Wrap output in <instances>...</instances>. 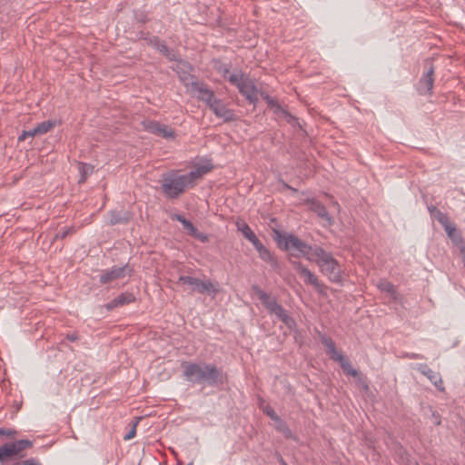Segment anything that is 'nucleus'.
I'll return each instance as SVG.
<instances>
[{
    "label": "nucleus",
    "instance_id": "obj_1",
    "mask_svg": "<svg viewBox=\"0 0 465 465\" xmlns=\"http://www.w3.org/2000/svg\"><path fill=\"white\" fill-rule=\"evenodd\" d=\"M211 169L212 166L206 164L200 165L185 174H181L179 171H171L163 174L161 181L163 193L169 199L178 198L187 189L193 187L195 181Z\"/></svg>",
    "mask_w": 465,
    "mask_h": 465
},
{
    "label": "nucleus",
    "instance_id": "obj_2",
    "mask_svg": "<svg viewBox=\"0 0 465 465\" xmlns=\"http://www.w3.org/2000/svg\"><path fill=\"white\" fill-rule=\"evenodd\" d=\"M183 376L192 384L219 386L223 383L222 369L214 364L183 361L182 363Z\"/></svg>",
    "mask_w": 465,
    "mask_h": 465
},
{
    "label": "nucleus",
    "instance_id": "obj_3",
    "mask_svg": "<svg viewBox=\"0 0 465 465\" xmlns=\"http://www.w3.org/2000/svg\"><path fill=\"white\" fill-rule=\"evenodd\" d=\"M310 262H315L320 272L330 282L338 283L342 281V270L339 261L320 245L318 248H313L312 259Z\"/></svg>",
    "mask_w": 465,
    "mask_h": 465
},
{
    "label": "nucleus",
    "instance_id": "obj_4",
    "mask_svg": "<svg viewBox=\"0 0 465 465\" xmlns=\"http://www.w3.org/2000/svg\"><path fill=\"white\" fill-rule=\"evenodd\" d=\"M274 240L278 246L284 251L294 250L298 252L297 257H303L307 261L312 259L313 248H318L319 245H311L301 240L298 236L292 233H282L275 232Z\"/></svg>",
    "mask_w": 465,
    "mask_h": 465
},
{
    "label": "nucleus",
    "instance_id": "obj_5",
    "mask_svg": "<svg viewBox=\"0 0 465 465\" xmlns=\"http://www.w3.org/2000/svg\"><path fill=\"white\" fill-rule=\"evenodd\" d=\"M229 83L237 87L239 93L246 98L251 104H255L258 100V89L254 81L242 71L233 72L229 76Z\"/></svg>",
    "mask_w": 465,
    "mask_h": 465
},
{
    "label": "nucleus",
    "instance_id": "obj_6",
    "mask_svg": "<svg viewBox=\"0 0 465 465\" xmlns=\"http://www.w3.org/2000/svg\"><path fill=\"white\" fill-rule=\"evenodd\" d=\"M33 446V441L29 440H18L7 442L0 446V464L13 465L16 460L23 458V450Z\"/></svg>",
    "mask_w": 465,
    "mask_h": 465
},
{
    "label": "nucleus",
    "instance_id": "obj_7",
    "mask_svg": "<svg viewBox=\"0 0 465 465\" xmlns=\"http://www.w3.org/2000/svg\"><path fill=\"white\" fill-rule=\"evenodd\" d=\"M133 268L127 263L123 266H113L110 269L104 270L100 274V282L102 284L110 283L114 281L123 279L126 276H131Z\"/></svg>",
    "mask_w": 465,
    "mask_h": 465
},
{
    "label": "nucleus",
    "instance_id": "obj_8",
    "mask_svg": "<svg viewBox=\"0 0 465 465\" xmlns=\"http://www.w3.org/2000/svg\"><path fill=\"white\" fill-rule=\"evenodd\" d=\"M178 282L183 284H188L193 292L198 293H215L217 291L210 281H202L191 276H180Z\"/></svg>",
    "mask_w": 465,
    "mask_h": 465
},
{
    "label": "nucleus",
    "instance_id": "obj_9",
    "mask_svg": "<svg viewBox=\"0 0 465 465\" xmlns=\"http://www.w3.org/2000/svg\"><path fill=\"white\" fill-rule=\"evenodd\" d=\"M186 85L190 86L191 92L193 93L201 101L204 102L209 107L217 100V98L214 97L213 92L203 83L192 81L190 83H186Z\"/></svg>",
    "mask_w": 465,
    "mask_h": 465
},
{
    "label": "nucleus",
    "instance_id": "obj_10",
    "mask_svg": "<svg viewBox=\"0 0 465 465\" xmlns=\"http://www.w3.org/2000/svg\"><path fill=\"white\" fill-rule=\"evenodd\" d=\"M143 125L145 131L161 136L165 139H173L174 132L168 125L161 124L160 122L153 120H144L143 121Z\"/></svg>",
    "mask_w": 465,
    "mask_h": 465
},
{
    "label": "nucleus",
    "instance_id": "obj_11",
    "mask_svg": "<svg viewBox=\"0 0 465 465\" xmlns=\"http://www.w3.org/2000/svg\"><path fill=\"white\" fill-rule=\"evenodd\" d=\"M292 268L297 272V273L304 278L305 283L311 284L315 288L321 287L320 281L318 277L312 273L302 262L300 261H290Z\"/></svg>",
    "mask_w": 465,
    "mask_h": 465
},
{
    "label": "nucleus",
    "instance_id": "obj_12",
    "mask_svg": "<svg viewBox=\"0 0 465 465\" xmlns=\"http://www.w3.org/2000/svg\"><path fill=\"white\" fill-rule=\"evenodd\" d=\"M253 247L259 253V257L265 262H267L272 270L280 271L281 270V264L278 262L277 258L274 256L273 253L270 252L269 249H267L261 241L256 242Z\"/></svg>",
    "mask_w": 465,
    "mask_h": 465
},
{
    "label": "nucleus",
    "instance_id": "obj_13",
    "mask_svg": "<svg viewBox=\"0 0 465 465\" xmlns=\"http://www.w3.org/2000/svg\"><path fill=\"white\" fill-rule=\"evenodd\" d=\"M252 291L262 302V305L265 307V309L268 311L270 314L279 306L276 298L265 292L258 285H253L252 287Z\"/></svg>",
    "mask_w": 465,
    "mask_h": 465
},
{
    "label": "nucleus",
    "instance_id": "obj_14",
    "mask_svg": "<svg viewBox=\"0 0 465 465\" xmlns=\"http://www.w3.org/2000/svg\"><path fill=\"white\" fill-rule=\"evenodd\" d=\"M416 369L440 391H444L443 381L439 372L432 371L427 364L420 363L416 365Z\"/></svg>",
    "mask_w": 465,
    "mask_h": 465
},
{
    "label": "nucleus",
    "instance_id": "obj_15",
    "mask_svg": "<svg viewBox=\"0 0 465 465\" xmlns=\"http://www.w3.org/2000/svg\"><path fill=\"white\" fill-rule=\"evenodd\" d=\"M434 68L430 65L426 73L420 78L418 84V92L420 94H430L433 88L434 78H433Z\"/></svg>",
    "mask_w": 465,
    "mask_h": 465
},
{
    "label": "nucleus",
    "instance_id": "obj_16",
    "mask_svg": "<svg viewBox=\"0 0 465 465\" xmlns=\"http://www.w3.org/2000/svg\"><path fill=\"white\" fill-rule=\"evenodd\" d=\"M210 109L217 117L223 118L225 122H230L234 119L233 111L227 108L220 99H217L215 102H213V104H211Z\"/></svg>",
    "mask_w": 465,
    "mask_h": 465
},
{
    "label": "nucleus",
    "instance_id": "obj_17",
    "mask_svg": "<svg viewBox=\"0 0 465 465\" xmlns=\"http://www.w3.org/2000/svg\"><path fill=\"white\" fill-rule=\"evenodd\" d=\"M265 101L267 102L268 105L273 109V113L281 118L285 119L288 123L292 124L296 121V119L285 109H283L276 101H274L272 97L269 95L264 96Z\"/></svg>",
    "mask_w": 465,
    "mask_h": 465
},
{
    "label": "nucleus",
    "instance_id": "obj_18",
    "mask_svg": "<svg viewBox=\"0 0 465 465\" xmlns=\"http://www.w3.org/2000/svg\"><path fill=\"white\" fill-rule=\"evenodd\" d=\"M310 209L315 213L320 218L323 219L327 225L331 226L333 224V219L327 212L325 206L319 201L312 200L310 203Z\"/></svg>",
    "mask_w": 465,
    "mask_h": 465
},
{
    "label": "nucleus",
    "instance_id": "obj_19",
    "mask_svg": "<svg viewBox=\"0 0 465 465\" xmlns=\"http://www.w3.org/2000/svg\"><path fill=\"white\" fill-rule=\"evenodd\" d=\"M135 301V297L131 292H124L119 294L116 298L108 302L105 307L108 311H111L116 307L129 304Z\"/></svg>",
    "mask_w": 465,
    "mask_h": 465
},
{
    "label": "nucleus",
    "instance_id": "obj_20",
    "mask_svg": "<svg viewBox=\"0 0 465 465\" xmlns=\"http://www.w3.org/2000/svg\"><path fill=\"white\" fill-rule=\"evenodd\" d=\"M442 227L455 246L460 247L461 244L465 243L461 233L457 230L456 226L450 221Z\"/></svg>",
    "mask_w": 465,
    "mask_h": 465
},
{
    "label": "nucleus",
    "instance_id": "obj_21",
    "mask_svg": "<svg viewBox=\"0 0 465 465\" xmlns=\"http://www.w3.org/2000/svg\"><path fill=\"white\" fill-rule=\"evenodd\" d=\"M271 314L275 315L276 318L283 322L290 330L295 327V321L288 314L281 304H279V306Z\"/></svg>",
    "mask_w": 465,
    "mask_h": 465
},
{
    "label": "nucleus",
    "instance_id": "obj_22",
    "mask_svg": "<svg viewBox=\"0 0 465 465\" xmlns=\"http://www.w3.org/2000/svg\"><path fill=\"white\" fill-rule=\"evenodd\" d=\"M335 361L339 362L341 368L347 375L356 377L359 374L358 371L352 367L350 361L343 354L338 355Z\"/></svg>",
    "mask_w": 465,
    "mask_h": 465
},
{
    "label": "nucleus",
    "instance_id": "obj_23",
    "mask_svg": "<svg viewBox=\"0 0 465 465\" xmlns=\"http://www.w3.org/2000/svg\"><path fill=\"white\" fill-rule=\"evenodd\" d=\"M321 341L327 348V352L332 360H336L338 355L342 354L341 351L336 350L335 343L330 337L322 335Z\"/></svg>",
    "mask_w": 465,
    "mask_h": 465
},
{
    "label": "nucleus",
    "instance_id": "obj_24",
    "mask_svg": "<svg viewBox=\"0 0 465 465\" xmlns=\"http://www.w3.org/2000/svg\"><path fill=\"white\" fill-rule=\"evenodd\" d=\"M238 231H240L242 235L249 240L252 245L256 242H260L258 237L255 235L253 231L250 228V226L245 223H237Z\"/></svg>",
    "mask_w": 465,
    "mask_h": 465
},
{
    "label": "nucleus",
    "instance_id": "obj_25",
    "mask_svg": "<svg viewBox=\"0 0 465 465\" xmlns=\"http://www.w3.org/2000/svg\"><path fill=\"white\" fill-rule=\"evenodd\" d=\"M377 287L379 288V290L381 292L388 293L390 295L391 299H392V300L397 299V292H396L395 286L392 283H391L390 282H388L386 280H381L377 284Z\"/></svg>",
    "mask_w": 465,
    "mask_h": 465
},
{
    "label": "nucleus",
    "instance_id": "obj_26",
    "mask_svg": "<svg viewBox=\"0 0 465 465\" xmlns=\"http://www.w3.org/2000/svg\"><path fill=\"white\" fill-rule=\"evenodd\" d=\"M149 43L163 54L173 59L172 52L169 50L167 45L163 42H162L157 36L150 38Z\"/></svg>",
    "mask_w": 465,
    "mask_h": 465
},
{
    "label": "nucleus",
    "instance_id": "obj_27",
    "mask_svg": "<svg viewBox=\"0 0 465 465\" xmlns=\"http://www.w3.org/2000/svg\"><path fill=\"white\" fill-rule=\"evenodd\" d=\"M78 171L80 173L79 183H84L88 176H90L94 172V166L88 163H80Z\"/></svg>",
    "mask_w": 465,
    "mask_h": 465
},
{
    "label": "nucleus",
    "instance_id": "obj_28",
    "mask_svg": "<svg viewBox=\"0 0 465 465\" xmlns=\"http://www.w3.org/2000/svg\"><path fill=\"white\" fill-rule=\"evenodd\" d=\"M174 219L180 222L183 227L184 230L187 231V232L192 236L193 233H195L196 227L185 217H183L181 214H175Z\"/></svg>",
    "mask_w": 465,
    "mask_h": 465
},
{
    "label": "nucleus",
    "instance_id": "obj_29",
    "mask_svg": "<svg viewBox=\"0 0 465 465\" xmlns=\"http://www.w3.org/2000/svg\"><path fill=\"white\" fill-rule=\"evenodd\" d=\"M56 121H44L35 126L36 133H38V135L45 134L47 132H49L52 128H54L56 125Z\"/></svg>",
    "mask_w": 465,
    "mask_h": 465
},
{
    "label": "nucleus",
    "instance_id": "obj_30",
    "mask_svg": "<svg viewBox=\"0 0 465 465\" xmlns=\"http://www.w3.org/2000/svg\"><path fill=\"white\" fill-rule=\"evenodd\" d=\"M215 70L228 82L229 76L233 74L230 72L229 64L221 62H215Z\"/></svg>",
    "mask_w": 465,
    "mask_h": 465
},
{
    "label": "nucleus",
    "instance_id": "obj_31",
    "mask_svg": "<svg viewBox=\"0 0 465 465\" xmlns=\"http://www.w3.org/2000/svg\"><path fill=\"white\" fill-rule=\"evenodd\" d=\"M431 217L435 220H437L442 226L445 225L450 222L449 217L443 213L441 211L437 210Z\"/></svg>",
    "mask_w": 465,
    "mask_h": 465
},
{
    "label": "nucleus",
    "instance_id": "obj_32",
    "mask_svg": "<svg viewBox=\"0 0 465 465\" xmlns=\"http://www.w3.org/2000/svg\"><path fill=\"white\" fill-rule=\"evenodd\" d=\"M38 135V133H36L35 127L23 131L22 134L18 136L19 141H25L27 137H34Z\"/></svg>",
    "mask_w": 465,
    "mask_h": 465
},
{
    "label": "nucleus",
    "instance_id": "obj_33",
    "mask_svg": "<svg viewBox=\"0 0 465 465\" xmlns=\"http://www.w3.org/2000/svg\"><path fill=\"white\" fill-rule=\"evenodd\" d=\"M17 432L13 429L0 428V438L6 437L14 439L16 436Z\"/></svg>",
    "mask_w": 465,
    "mask_h": 465
},
{
    "label": "nucleus",
    "instance_id": "obj_34",
    "mask_svg": "<svg viewBox=\"0 0 465 465\" xmlns=\"http://www.w3.org/2000/svg\"><path fill=\"white\" fill-rule=\"evenodd\" d=\"M13 465H40V462L37 459L31 458L24 460H16Z\"/></svg>",
    "mask_w": 465,
    "mask_h": 465
},
{
    "label": "nucleus",
    "instance_id": "obj_35",
    "mask_svg": "<svg viewBox=\"0 0 465 465\" xmlns=\"http://www.w3.org/2000/svg\"><path fill=\"white\" fill-rule=\"evenodd\" d=\"M124 222V219L121 217V215L115 212H111L110 213V223L111 224H117Z\"/></svg>",
    "mask_w": 465,
    "mask_h": 465
},
{
    "label": "nucleus",
    "instance_id": "obj_36",
    "mask_svg": "<svg viewBox=\"0 0 465 465\" xmlns=\"http://www.w3.org/2000/svg\"><path fill=\"white\" fill-rule=\"evenodd\" d=\"M74 232V227H68V228L64 229L63 231L59 232L56 234V238L64 239V238H65V237H67L69 234H72Z\"/></svg>",
    "mask_w": 465,
    "mask_h": 465
},
{
    "label": "nucleus",
    "instance_id": "obj_37",
    "mask_svg": "<svg viewBox=\"0 0 465 465\" xmlns=\"http://www.w3.org/2000/svg\"><path fill=\"white\" fill-rule=\"evenodd\" d=\"M264 413L269 416L272 420H278V415L276 414V412L274 411V410L270 407V406H266L263 410Z\"/></svg>",
    "mask_w": 465,
    "mask_h": 465
},
{
    "label": "nucleus",
    "instance_id": "obj_38",
    "mask_svg": "<svg viewBox=\"0 0 465 465\" xmlns=\"http://www.w3.org/2000/svg\"><path fill=\"white\" fill-rule=\"evenodd\" d=\"M192 236L201 241L202 242H206L208 241V236L203 232H200L197 229L195 233H193Z\"/></svg>",
    "mask_w": 465,
    "mask_h": 465
},
{
    "label": "nucleus",
    "instance_id": "obj_39",
    "mask_svg": "<svg viewBox=\"0 0 465 465\" xmlns=\"http://www.w3.org/2000/svg\"><path fill=\"white\" fill-rule=\"evenodd\" d=\"M275 422V428L277 430L282 431L287 424L280 418L278 417V420H273Z\"/></svg>",
    "mask_w": 465,
    "mask_h": 465
},
{
    "label": "nucleus",
    "instance_id": "obj_40",
    "mask_svg": "<svg viewBox=\"0 0 465 465\" xmlns=\"http://www.w3.org/2000/svg\"><path fill=\"white\" fill-rule=\"evenodd\" d=\"M135 434H136V423L134 424L131 430L124 437V439L125 440H129L133 439L135 436Z\"/></svg>",
    "mask_w": 465,
    "mask_h": 465
},
{
    "label": "nucleus",
    "instance_id": "obj_41",
    "mask_svg": "<svg viewBox=\"0 0 465 465\" xmlns=\"http://www.w3.org/2000/svg\"><path fill=\"white\" fill-rule=\"evenodd\" d=\"M459 250H460V252L462 256V262L465 266V243L464 244H461L460 247H458Z\"/></svg>",
    "mask_w": 465,
    "mask_h": 465
},
{
    "label": "nucleus",
    "instance_id": "obj_42",
    "mask_svg": "<svg viewBox=\"0 0 465 465\" xmlns=\"http://www.w3.org/2000/svg\"><path fill=\"white\" fill-rule=\"evenodd\" d=\"M286 438H291L292 437V431L291 430L289 429L288 426H286L282 431H281Z\"/></svg>",
    "mask_w": 465,
    "mask_h": 465
},
{
    "label": "nucleus",
    "instance_id": "obj_43",
    "mask_svg": "<svg viewBox=\"0 0 465 465\" xmlns=\"http://www.w3.org/2000/svg\"><path fill=\"white\" fill-rule=\"evenodd\" d=\"M136 20L140 23H145L147 21L146 15L144 14L136 15Z\"/></svg>",
    "mask_w": 465,
    "mask_h": 465
},
{
    "label": "nucleus",
    "instance_id": "obj_44",
    "mask_svg": "<svg viewBox=\"0 0 465 465\" xmlns=\"http://www.w3.org/2000/svg\"><path fill=\"white\" fill-rule=\"evenodd\" d=\"M407 356L411 359H423L424 358L422 355L417 354V353L407 354Z\"/></svg>",
    "mask_w": 465,
    "mask_h": 465
},
{
    "label": "nucleus",
    "instance_id": "obj_45",
    "mask_svg": "<svg viewBox=\"0 0 465 465\" xmlns=\"http://www.w3.org/2000/svg\"><path fill=\"white\" fill-rule=\"evenodd\" d=\"M428 210H429L430 215H432L438 209L435 206L430 205V206H428Z\"/></svg>",
    "mask_w": 465,
    "mask_h": 465
},
{
    "label": "nucleus",
    "instance_id": "obj_46",
    "mask_svg": "<svg viewBox=\"0 0 465 465\" xmlns=\"http://www.w3.org/2000/svg\"><path fill=\"white\" fill-rule=\"evenodd\" d=\"M67 338L69 341H74L77 340V336L75 334H70V335H67Z\"/></svg>",
    "mask_w": 465,
    "mask_h": 465
},
{
    "label": "nucleus",
    "instance_id": "obj_47",
    "mask_svg": "<svg viewBox=\"0 0 465 465\" xmlns=\"http://www.w3.org/2000/svg\"><path fill=\"white\" fill-rule=\"evenodd\" d=\"M280 462L282 464V465H286V463L284 462V460L281 458L280 459Z\"/></svg>",
    "mask_w": 465,
    "mask_h": 465
},
{
    "label": "nucleus",
    "instance_id": "obj_48",
    "mask_svg": "<svg viewBox=\"0 0 465 465\" xmlns=\"http://www.w3.org/2000/svg\"><path fill=\"white\" fill-rule=\"evenodd\" d=\"M333 206L339 207V204L337 203H333Z\"/></svg>",
    "mask_w": 465,
    "mask_h": 465
},
{
    "label": "nucleus",
    "instance_id": "obj_49",
    "mask_svg": "<svg viewBox=\"0 0 465 465\" xmlns=\"http://www.w3.org/2000/svg\"><path fill=\"white\" fill-rule=\"evenodd\" d=\"M187 465H193V464H192V463H189V464H187Z\"/></svg>",
    "mask_w": 465,
    "mask_h": 465
},
{
    "label": "nucleus",
    "instance_id": "obj_50",
    "mask_svg": "<svg viewBox=\"0 0 465 465\" xmlns=\"http://www.w3.org/2000/svg\"><path fill=\"white\" fill-rule=\"evenodd\" d=\"M415 465H418V464H415Z\"/></svg>",
    "mask_w": 465,
    "mask_h": 465
}]
</instances>
